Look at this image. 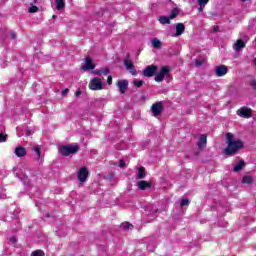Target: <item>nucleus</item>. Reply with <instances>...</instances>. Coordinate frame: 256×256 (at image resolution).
<instances>
[{
  "label": "nucleus",
  "instance_id": "obj_40",
  "mask_svg": "<svg viewBox=\"0 0 256 256\" xmlns=\"http://www.w3.org/2000/svg\"><path fill=\"white\" fill-rule=\"evenodd\" d=\"M79 95H81V91H76V97H79Z\"/></svg>",
  "mask_w": 256,
  "mask_h": 256
},
{
  "label": "nucleus",
  "instance_id": "obj_8",
  "mask_svg": "<svg viewBox=\"0 0 256 256\" xmlns=\"http://www.w3.org/2000/svg\"><path fill=\"white\" fill-rule=\"evenodd\" d=\"M89 177V171H87V167L80 168L78 172V179L80 183H85L87 178Z\"/></svg>",
  "mask_w": 256,
  "mask_h": 256
},
{
  "label": "nucleus",
  "instance_id": "obj_35",
  "mask_svg": "<svg viewBox=\"0 0 256 256\" xmlns=\"http://www.w3.org/2000/svg\"><path fill=\"white\" fill-rule=\"evenodd\" d=\"M125 165H126V164H125V162H124L123 160H120V161H119V167H122V168H123V167H125Z\"/></svg>",
  "mask_w": 256,
  "mask_h": 256
},
{
  "label": "nucleus",
  "instance_id": "obj_22",
  "mask_svg": "<svg viewBox=\"0 0 256 256\" xmlns=\"http://www.w3.org/2000/svg\"><path fill=\"white\" fill-rule=\"evenodd\" d=\"M34 153H35V159L36 161H41V149H39V147H35L33 149Z\"/></svg>",
  "mask_w": 256,
  "mask_h": 256
},
{
  "label": "nucleus",
  "instance_id": "obj_10",
  "mask_svg": "<svg viewBox=\"0 0 256 256\" xmlns=\"http://www.w3.org/2000/svg\"><path fill=\"white\" fill-rule=\"evenodd\" d=\"M155 73H157V66L155 65L147 66L146 69L143 71L144 77H153Z\"/></svg>",
  "mask_w": 256,
  "mask_h": 256
},
{
  "label": "nucleus",
  "instance_id": "obj_2",
  "mask_svg": "<svg viewBox=\"0 0 256 256\" xmlns=\"http://www.w3.org/2000/svg\"><path fill=\"white\" fill-rule=\"evenodd\" d=\"M79 151V144L64 145L60 147V154L64 157L75 155Z\"/></svg>",
  "mask_w": 256,
  "mask_h": 256
},
{
  "label": "nucleus",
  "instance_id": "obj_24",
  "mask_svg": "<svg viewBox=\"0 0 256 256\" xmlns=\"http://www.w3.org/2000/svg\"><path fill=\"white\" fill-rule=\"evenodd\" d=\"M145 168L141 167L138 169V179H145Z\"/></svg>",
  "mask_w": 256,
  "mask_h": 256
},
{
  "label": "nucleus",
  "instance_id": "obj_28",
  "mask_svg": "<svg viewBox=\"0 0 256 256\" xmlns=\"http://www.w3.org/2000/svg\"><path fill=\"white\" fill-rule=\"evenodd\" d=\"M5 141H7V135L0 131V143H5Z\"/></svg>",
  "mask_w": 256,
  "mask_h": 256
},
{
  "label": "nucleus",
  "instance_id": "obj_26",
  "mask_svg": "<svg viewBox=\"0 0 256 256\" xmlns=\"http://www.w3.org/2000/svg\"><path fill=\"white\" fill-rule=\"evenodd\" d=\"M189 199H187V198H183L182 200H181V202H180V206L181 207H188V205H189Z\"/></svg>",
  "mask_w": 256,
  "mask_h": 256
},
{
  "label": "nucleus",
  "instance_id": "obj_43",
  "mask_svg": "<svg viewBox=\"0 0 256 256\" xmlns=\"http://www.w3.org/2000/svg\"><path fill=\"white\" fill-rule=\"evenodd\" d=\"M254 65L256 66V58L254 59Z\"/></svg>",
  "mask_w": 256,
  "mask_h": 256
},
{
  "label": "nucleus",
  "instance_id": "obj_11",
  "mask_svg": "<svg viewBox=\"0 0 256 256\" xmlns=\"http://www.w3.org/2000/svg\"><path fill=\"white\" fill-rule=\"evenodd\" d=\"M82 69L83 71H92V69H95V64H93V60L91 59V57H86Z\"/></svg>",
  "mask_w": 256,
  "mask_h": 256
},
{
  "label": "nucleus",
  "instance_id": "obj_1",
  "mask_svg": "<svg viewBox=\"0 0 256 256\" xmlns=\"http://www.w3.org/2000/svg\"><path fill=\"white\" fill-rule=\"evenodd\" d=\"M227 147L224 149V155H235L239 149H243V141L235 139L232 133L226 134Z\"/></svg>",
  "mask_w": 256,
  "mask_h": 256
},
{
  "label": "nucleus",
  "instance_id": "obj_38",
  "mask_svg": "<svg viewBox=\"0 0 256 256\" xmlns=\"http://www.w3.org/2000/svg\"><path fill=\"white\" fill-rule=\"evenodd\" d=\"M204 9H205V6L200 5V7L198 8V11L201 13Z\"/></svg>",
  "mask_w": 256,
  "mask_h": 256
},
{
  "label": "nucleus",
  "instance_id": "obj_34",
  "mask_svg": "<svg viewBox=\"0 0 256 256\" xmlns=\"http://www.w3.org/2000/svg\"><path fill=\"white\" fill-rule=\"evenodd\" d=\"M251 86L253 87V89H255L256 91V79L251 81Z\"/></svg>",
  "mask_w": 256,
  "mask_h": 256
},
{
  "label": "nucleus",
  "instance_id": "obj_25",
  "mask_svg": "<svg viewBox=\"0 0 256 256\" xmlns=\"http://www.w3.org/2000/svg\"><path fill=\"white\" fill-rule=\"evenodd\" d=\"M122 229H133V224H130L129 222H124L121 224Z\"/></svg>",
  "mask_w": 256,
  "mask_h": 256
},
{
  "label": "nucleus",
  "instance_id": "obj_13",
  "mask_svg": "<svg viewBox=\"0 0 256 256\" xmlns=\"http://www.w3.org/2000/svg\"><path fill=\"white\" fill-rule=\"evenodd\" d=\"M229 69L225 65L217 66L215 69V73L217 77H224V75H227Z\"/></svg>",
  "mask_w": 256,
  "mask_h": 256
},
{
  "label": "nucleus",
  "instance_id": "obj_21",
  "mask_svg": "<svg viewBox=\"0 0 256 256\" xmlns=\"http://www.w3.org/2000/svg\"><path fill=\"white\" fill-rule=\"evenodd\" d=\"M243 167H245V161L240 160L239 163L236 166H234V171L236 173H239V171H241V169H243Z\"/></svg>",
  "mask_w": 256,
  "mask_h": 256
},
{
  "label": "nucleus",
  "instance_id": "obj_6",
  "mask_svg": "<svg viewBox=\"0 0 256 256\" xmlns=\"http://www.w3.org/2000/svg\"><path fill=\"white\" fill-rule=\"evenodd\" d=\"M251 108H248L247 106H243L240 109L237 110V115L239 117H243L244 119H249L252 115Z\"/></svg>",
  "mask_w": 256,
  "mask_h": 256
},
{
  "label": "nucleus",
  "instance_id": "obj_30",
  "mask_svg": "<svg viewBox=\"0 0 256 256\" xmlns=\"http://www.w3.org/2000/svg\"><path fill=\"white\" fill-rule=\"evenodd\" d=\"M31 256H43V251L36 250V251L32 252Z\"/></svg>",
  "mask_w": 256,
  "mask_h": 256
},
{
  "label": "nucleus",
  "instance_id": "obj_9",
  "mask_svg": "<svg viewBox=\"0 0 256 256\" xmlns=\"http://www.w3.org/2000/svg\"><path fill=\"white\" fill-rule=\"evenodd\" d=\"M169 72V68L164 66L161 68L160 72L155 76V81L161 83L165 79V75Z\"/></svg>",
  "mask_w": 256,
  "mask_h": 256
},
{
  "label": "nucleus",
  "instance_id": "obj_19",
  "mask_svg": "<svg viewBox=\"0 0 256 256\" xmlns=\"http://www.w3.org/2000/svg\"><path fill=\"white\" fill-rule=\"evenodd\" d=\"M138 187L139 189H141V191H145V189H148L149 187H151V183L147 181H139Z\"/></svg>",
  "mask_w": 256,
  "mask_h": 256
},
{
  "label": "nucleus",
  "instance_id": "obj_36",
  "mask_svg": "<svg viewBox=\"0 0 256 256\" xmlns=\"http://www.w3.org/2000/svg\"><path fill=\"white\" fill-rule=\"evenodd\" d=\"M67 93H69V89L68 88L62 90V95H67Z\"/></svg>",
  "mask_w": 256,
  "mask_h": 256
},
{
  "label": "nucleus",
  "instance_id": "obj_27",
  "mask_svg": "<svg viewBox=\"0 0 256 256\" xmlns=\"http://www.w3.org/2000/svg\"><path fill=\"white\" fill-rule=\"evenodd\" d=\"M39 11V8L37 6H30L28 9L29 13H37Z\"/></svg>",
  "mask_w": 256,
  "mask_h": 256
},
{
  "label": "nucleus",
  "instance_id": "obj_14",
  "mask_svg": "<svg viewBox=\"0 0 256 256\" xmlns=\"http://www.w3.org/2000/svg\"><path fill=\"white\" fill-rule=\"evenodd\" d=\"M16 157H25L27 155V149L22 146H17L14 150Z\"/></svg>",
  "mask_w": 256,
  "mask_h": 256
},
{
  "label": "nucleus",
  "instance_id": "obj_12",
  "mask_svg": "<svg viewBox=\"0 0 256 256\" xmlns=\"http://www.w3.org/2000/svg\"><path fill=\"white\" fill-rule=\"evenodd\" d=\"M117 87L120 93L125 94L127 93V88L129 87V82L127 80H120L117 82Z\"/></svg>",
  "mask_w": 256,
  "mask_h": 256
},
{
  "label": "nucleus",
  "instance_id": "obj_7",
  "mask_svg": "<svg viewBox=\"0 0 256 256\" xmlns=\"http://www.w3.org/2000/svg\"><path fill=\"white\" fill-rule=\"evenodd\" d=\"M124 66L126 67L127 71L131 73V75H137V71H135V66L133 65V62L131 61V58L129 56L124 59Z\"/></svg>",
  "mask_w": 256,
  "mask_h": 256
},
{
  "label": "nucleus",
  "instance_id": "obj_17",
  "mask_svg": "<svg viewBox=\"0 0 256 256\" xmlns=\"http://www.w3.org/2000/svg\"><path fill=\"white\" fill-rule=\"evenodd\" d=\"M207 145V136L206 135H201L200 139L198 141V149H203Z\"/></svg>",
  "mask_w": 256,
  "mask_h": 256
},
{
  "label": "nucleus",
  "instance_id": "obj_42",
  "mask_svg": "<svg viewBox=\"0 0 256 256\" xmlns=\"http://www.w3.org/2000/svg\"><path fill=\"white\" fill-rule=\"evenodd\" d=\"M52 17H53V19H57V16H55V15H53Z\"/></svg>",
  "mask_w": 256,
  "mask_h": 256
},
{
  "label": "nucleus",
  "instance_id": "obj_5",
  "mask_svg": "<svg viewBox=\"0 0 256 256\" xmlns=\"http://www.w3.org/2000/svg\"><path fill=\"white\" fill-rule=\"evenodd\" d=\"M153 117H159L163 113V102H156L151 107Z\"/></svg>",
  "mask_w": 256,
  "mask_h": 256
},
{
  "label": "nucleus",
  "instance_id": "obj_16",
  "mask_svg": "<svg viewBox=\"0 0 256 256\" xmlns=\"http://www.w3.org/2000/svg\"><path fill=\"white\" fill-rule=\"evenodd\" d=\"M241 49H245V42L243 40L239 39L234 44V51L239 53V51H241Z\"/></svg>",
  "mask_w": 256,
  "mask_h": 256
},
{
  "label": "nucleus",
  "instance_id": "obj_23",
  "mask_svg": "<svg viewBox=\"0 0 256 256\" xmlns=\"http://www.w3.org/2000/svg\"><path fill=\"white\" fill-rule=\"evenodd\" d=\"M242 183H245L247 185L253 184V177H251V176H244L242 178Z\"/></svg>",
  "mask_w": 256,
  "mask_h": 256
},
{
  "label": "nucleus",
  "instance_id": "obj_39",
  "mask_svg": "<svg viewBox=\"0 0 256 256\" xmlns=\"http://www.w3.org/2000/svg\"><path fill=\"white\" fill-rule=\"evenodd\" d=\"M94 73L95 75H102V70H96Z\"/></svg>",
  "mask_w": 256,
  "mask_h": 256
},
{
  "label": "nucleus",
  "instance_id": "obj_32",
  "mask_svg": "<svg viewBox=\"0 0 256 256\" xmlns=\"http://www.w3.org/2000/svg\"><path fill=\"white\" fill-rule=\"evenodd\" d=\"M101 71L103 75H109V68H103Z\"/></svg>",
  "mask_w": 256,
  "mask_h": 256
},
{
  "label": "nucleus",
  "instance_id": "obj_3",
  "mask_svg": "<svg viewBox=\"0 0 256 256\" xmlns=\"http://www.w3.org/2000/svg\"><path fill=\"white\" fill-rule=\"evenodd\" d=\"M89 89L91 91H101L103 89V80L98 77L93 78L89 83Z\"/></svg>",
  "mask_w": 256,
  "mask_h": 256
},
{
  "label": "nucleus",
  "instance_id": "obj_20",
  "mask_svg": "<svg viewBox=\"0 0 256 256\" xmlns=\"http://www.w3.org/2000/svg\"><path fill=\"white\" fill-rule=\"evenodd\" d=\"M151 44H152V47H154V49H161L162 43L160 42V40L158 38H153L151 40Z\"/></svg>",
  "mask_w": 256,
  "mask_h": 256
},
{
  "label": "nucleus",
  "instance_id": "obj_15",
  "mask_svg": "<svg viewBox=\"0 0 256 256\" xmlns=\"http://www.w3.org/2000/svg\"><path fill=\"white\" fill-rule=\"evenodd\" d=\"M175 28H176L175 37H181V34L185 33V24L184 23H177Z\"/></svg>",
  "mask_w": 256,
  "mask_h": 256
},
{
  "label": "nucleus",
  "instance_id": "obj_44",
  "mask_svg": "<svg viewBox=\"0 0 256 256\" xmlns=\"http://www.w3.org/2000/svg\"><path fill=\"white\" fill-rule=\"evenodd\" d=\"M243 3H245V1H247V0H241Z\"/></svg>",
  "mask_w": 256,
  "mask_h": 256
},
{
  "label": "nucleus",
  "instance_id": "obj_41",
  "mask_svg": "<svg viewBox=\"0 0 256 256\" xmlns=\"http://www.w3.org/2000/svg\"><path fill=\"white\" fill-rule=\"evenodd\" d=\"M196 65H197V67H200V65H201V62H199V61H196Z\"/></svg>",
  "mask_w": 256,
  "mask_h": 256
},
{
  "label": "nucleus",
  "instance_id": "obj_31",
  "mask_svg": "<svg viewBox=\"0 0 256 256\" xmlns=\"http://www.w3.org/2000/svg\"><path fill=\"white\" fill-rule=\"evenodd\" d=\"M199 5L205 6L209 3V0H198Z\"/></svg>",
  "mask_w": 256,
  "mask_h": 256
},
{
  "label": "nucleus",
  "instance_id": "obj_4",
  "mask_svg": "<svg viewBox=\"0 0 256 256\" xmlns=\"http://www.w3.org/2000/svg\"><path fill=\"white\" fill-rule=\"evenodd\" d=\"M179 15V11L177 9L172 10L171 15L169 16H160L159 23L161 25H169L171 23V19H175Z\"/></svg>",
  "mask_w": 256,
  "mask_h": 256
},
{
  "label": "nucleus",
  "instance_id": "obj_18",
  "mask_svg": "<svg viewBox=\"0 0 256 256\" xmlns=\"http://www.w3.org/2000/svg\"><path fill=\"white\" fill-rule=\"evenodd\" d=\"M57 11H63L65 9V0H55Z\"/></svg>",
  "mask_w": 256,
  "mask_h": 256
},
{
  "label": "nucleus",
  "instance_id": "obj_37",
  "mask_svg": "<svg viewBox=\"0 0 256 256\" xmlns=\"http://www.w3.org/2000/svg\"><path fill=\"white\" fill-rule=\"evenodd\" d=\"M11 38H12V39H17V34H16L15 32H12V33H11Z\"/></svg>",
  "mask_w": 256,
  "mask_h": 256
},
{
  "label": "nucleus",
  "instance_id": "obj_29",
  "mask_svg": "<svg viewBox=\"0 0 256 256\" xmlns=\"http://www.w3.org/2000/svg\"><path fill=\"white\" fill-rule=\"evenodd\" d=\"M134 85L135 87H142L143 86V81L142 80H134Z\"/></svg>",
  "mask_w": 256,
  "mask_h": 256
},
{
  "label": "nucleus",
  "instance_id": "obj_33",
  "mask_svg": "<svg viewBox=\"0 0 256 256\" xmlns=\"http://www.w3.org/2000/svg\"><path fill=\"white\" fill-rule=\"evenodd\" d=\"M107 83H108V85H112L113 84V77L108 76Z\"/></svg>",
  "mask_w": 256,
  "mask_h": 256
}]
</instances>
